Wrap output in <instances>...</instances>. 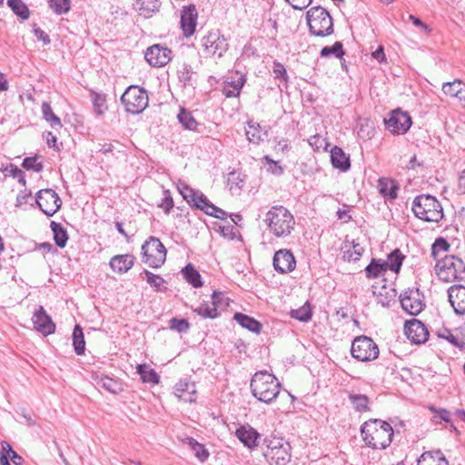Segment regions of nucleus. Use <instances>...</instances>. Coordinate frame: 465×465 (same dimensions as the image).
Masks as SVG:
<instances>
[{"mask_svg": "<svg viewBox=\"0 0 465 465\" xmlns=\"http://www.w3.org/2000/svg\"><path fill=\"white\" fill-rule=\"evenodd\" d=\"M134 263V257L131 254L114 255L110 260V267L117 273L127 272Z\"/></svg>", "mask_w": 465, "mask_h": 465, "instance_id": "nucleus-22", "label": "nucleus"}, {"mask_svg": "<svg viewBox=\"0 0 465 465\" xmlns=\"http://www.w3.org/2000/svg\"><path fill=\"white\" fill-rule=\"evenodd\" d=\"M179 122L188 130H196L198 123L192 114L185 109H182L178 114Z\"/></svg>", "mask_w": 465, "mask_h": 465, "instance_id": "nucleus-47", "label": "nucleus"}, {"mask_svg": "<svg viewBox=\"0 0 465 465\" xmlns=\"http://www.w3.org/2000/svg\"><path fill=\"white\" fill-rule=\"evenodd\" d=\"M379 193L385 198L394 200L397 198L399 187L388 178H380L378 181Z\"/></svg>", "mask_w": 465, "mask_h": 465, "instance_id": "nucleus-28", "label": "nucleus"}, {"mask_svg": "<svg viewBox=\"0 0 465 465\" xmlns=\"http://www.w3.org/2000/svg\"><path fill=\"white\" fill-rule=\"evenodd\" d=\"M34 34L35 37L42 41L45 45L50 44L49 36L39 27L34 26Z\"/></svg>", "mask_w": 465, "mask_h": 465, "instance_id": "nucleus-63", "label": "nucleus"}, {"mask_svg": "<svg viewBox=\"0 0 465 465\" xmlns=\"http://www.w3.org/2000/svg\"><path fill=\"white\" fill-rule=\"evenodd\" d=\"M161 2L159 0H136L134 4L135 9L140 15L150 17L153 13L159 10Z\"/></svg>", "mask_w": 465, "mask_h": 465, "instance_id": "nucleus-27", "label": "nucleus"}, {"mask_svg": "<svg viewBox=\"0 0 465 465\" xmlns=\"http://www.w3.org/2000/svg\"><path fill=\"white\" fill-rule=\"evenodd\" d=\"M292 8L303 10L307 8L312 0H285Z\"/></svg>", "mask_w": 465, "mask_h": 465, "instance_id": "nucleus-60", "label": "nucleus"}, {"mask_svg": "<svg viewBox=\"0 0 465 465\" xmlns=\"http://www.w3.org/2000/svg\"><path fill=\"white\" fill-rule=\"evenodd\" d=\"M42 114L43 118L50 124L54 129H59L62 127V122L58 116H56L49 103L44 102L42 104Z\"/></svg>", "mask_w": 465, "mask_h": 465, "instance_id": "nucleus-35", "label": "nucleus"}, {"mask_svg": "<svg viewBox=\"0 0 465 465\" xmlns=\"http://www.w3.org/2000/svg\"><path fill=\"white\" fill-rule=\"evenodd\" d=\"M438 337L448 341L450 344L463 349L465 348V338L460 337L459 333L453 332L450 329L441 328L437 331Z\"/></svg>", "mask_w": 465, "mask_h": 465, "instance_id": "nucleus-32", "label": "nucleus"}, {"mask_svg": "<svg viewBox=\"0 0 465 465\" xmlns=\"http://www.w3.org/2000/svg\"><path fill=\"white\" fill-rule=\"evenodd\" d=\"M193 312L203 318L214 319L218 316L217 308L213 307L211 304L204 302L193 309Z\"/></svg>", "mask_w": 465, "mask_h": 465, "instance_id": "nucleus-48", "label": "nucleus"}, {"mask_svg": "<svg viewBox=\"0 0 465 465\" xmlns=\"http://www.w3.org/2000/svg\"><path fill=\"white\" fill-rule=\"evenodd\" d=\"M331 162L333 167L343 172L351 167L350 157L338 146H334L331 151Z\"/></svg>", "mask_w": 465, "mask_h": 465, "instance_id": "nucleus-24", "label": "nucleus"}, {"mask_svg": "<svg viewBox=\"0 0 465 465\" xmlns=\"http://www.w3.org/2000/svg\"><path fill=\"white\" fill-rule=\"evenodd\" d=\"M320 54L322 57H328L332 54L336 58H341L344 55L342 43L335 42L331 46H324Z\"/></svg>", "mask_w": 465, "mask_h": 465, "instance_id": "nucleus-46", "label": "nucleus"}, {"mask_svg": "<svg viewBox=\"0 0 465 465\" xmlns=\"http://www.w3.org/2000/svg\"><path fill=\"white\" fill-rule=\"evenodd\" d=\"M449 242L443 238H439L434 242L432 245L431 254L434 256L435 259H437L439 251L446 252L449 250Z\"/></svg>", "mask_w": 465, "mask_h": 465, "instance_id": "nucleus-57", "label": "nucleus"}, {"mask_svg": "<svg viewBox=\"0 0 465 465\" xmlns=\"http://www.w3.org/2000/svg\"><path fill=\"white\" fill-rule=\"evenodd\" d=\"M273 267L281 273L292 272L296 266V261L290 250L281 249L275 252L273 256Z\"/></svg>", "mask_w": 465, "mask_h": 465, "instance_id": "nucleus-18", "label": "nucleus"}, {"mask_svg": "<svg viewBox=\"0 0 465 465\" xmlns=\"http://www.w3.org/2000/svg\"><path fill=\"white\" fill-rule=\"evenodd\" d=\"M246 81L245 75L241 74L237 79L228 82L223 89V94L226 97H237Z\"/></svg>", "mask_w": 465, "mask_h": 465, "instance_id": "nucleus-31", "label": "nucleus"}, {"mask_svg": "<svg viewBox=\"0 0 465 465\" xmlns=\"http://www.w3.org/2000/svg\"><path fill=\"white\" fill-rule=\"evenodd\" d=\"M291 316L293 319L299 320L301 322H308L312 318V312L309 306L303 305L302 307L292 310L291 312Z\"/></svg>", "mask_w": 465, "mask_h": 465, "instance_id": "nucleus-52", "label": "nucleus"}, {"mask_svg": "<svg viewBox=\"0 0 465 465\" xmlns=\"http://www.w3.org/2000/svg\"><path fill=\"white\" fill-rule=\"evenodd\" d=\"M435 271L439 279L446 282L465 280V263L454 255H445L439 259Z\"/></svg>", "mask_w": 465, "mask_h": 465, "instance_id": "nucleus-6", "label": "nucleus"}, {"mask_svg": "<svg viewBox=\"0 0 465 465\" xmlns=\"http://www.w3.org/2000/svg\"><path fill=\"white\" fill-rule=\"evenodd\" d=\"M31 192L26 190L21 191L16 197V206L20 207L27 203V200L31 197Z\"/></svg>", "mask_w": 465, "mask_h": 465, "instance_id": "nucleus-62", "label": "nucleus"}, {"mask_svg": "<svg viewBox=\"0 0 465 465\" xmlns=\"http://www.w3.org/2000/svg\"><path fill=\"white\" fill-rule=\"evenodd\" d=\"M411 210L418 219L428 223H439L444 216L441 203L430 194L416 196Z\"/></svg>", "mask_w": 465, "mask_h": 465, "instance_id": "nucleus-4", "label": "nucleus"}, {"mask_svg": "<svg viewBox=\"0 0 465 465\" xmlns=\"http://www.w3.org/2000/svg\"><path fill=\"white\" fill-rule=\"evenodd\" d=\"M310 145L313 147L315 150L324 149L326 150L328 146V143L325 138L322 136L316 134L312 135L308 140Z\"/></svg>", "mask_w": 465, "mask_h": 465, "instance_id": "nucleus-56", "label": "nucleus"}, {"mask_svg": "<svg viewBox=\"0 0 465 465\" xmlns=\"http://www.w3.org/2000/svg\"><path fill=\"white\" fill-rule=\"evenodd\" d=\"M182 272L186 281L194 288H199L203 285L200 273L194 269V267L191 263H188L182 270Z\"/></svg>", "mask_w": 465, "mask_h": 465, "instance_id": "nucleus-38", "label": "nucleus"}, {"mask_svg": "<svg viewBox=\"0 0 465 465\" xmlns=\"http://www.w3.org/2000/svg\"><path fill=\"white\" fill-rule=\"evenodd\" d=\"M349 400L356 411L362 412L370 411L369 398L366 395L350 393Z\"/></svg>", "mask_w": 465, "mask_h": 465, "instance_id": "nucleus-37", "label": "nucleus"}, {"mask_svg": "<svg viewBox=\"0 0 465 465\" xmlns=\"http://www.w3.org/2000/svg\"><path fill=\"white\" fill-rule=\"evenodd\" d=\"M96 385L106 390L113 394H118L124 391L123 383L108 376H100L95 378Z\"/></svg>", "mask_w": 465, "mask_h": 465, "instance_id": "nucleus-25", "label": "nucleus"}, {"mask_svg": "<svg viewBox=\"0 0 465 465\" xmlns=\"http://www.w3.org/2000/svg\"><path fill=\"white\" fill-rule=\"evenodd\" d=\"M174 395L185 402H195L197 391L194 382L187 379L181 380L174 386Z\"/></svg>", "mask_w": 465, "mask_h": 465, "instance_id": "nucleus-21", "label": "nucleus"}, {"mask_svg": "<svg viewBox=\"0 0 465 465\" xmlns=\"http://www.w3.org/2000/svg\"><path fill=\"white\" fill-rule=\"evenodd\" d=\"M246 137L250 143H259L262 140L260 132L252 124H249V130L246 131Z\"/></svg>", "mask_w": 465, "mask_h": 465, "instance_id": "nucleus-59", "label": "nucleus"}, {"mask_svg": "<svg viewBox=\"0 0 465 465\" xmlns=\"http://www.w3.org/2000/svg\"><path fill=\"white\" fill-rule=\"evenodd\" d=\"M417 465H449V462L440 450L434 453L426 451L417 460Z\"/></svg>", "mask_w": 465, "mask_h": 465, "instance_id": "nucleus-26", "label": "nucleus"}, {"mask_svg": "<svg viewBox=\"0 0 465 465\" xmlns=\"http://www.w3.org/2000/svg\"><path fill=\"white\" fill-rule=\"evenodd\" d=\"M143 273L145 274L146 282L150 284L151 287L159 290L160 286L164 282L163 278H162L160 275L153 274L148 270H144Z\"/></svg>", "mask_w": 465, "mask_h": 465, "instance_id": "nucleus-55", "label": "nucleus"}, {"mask_svg": "<svg viewBox=\"0 0 465 465\" xmlns=\"http://www.w3.org/2000/svg\"><path fill=\"white\" fill-rule=\"evenodd\" d=\"M121 101L128 113L138 114L148 106L149 98L143 88L131 85L123 94Z\"/></svg>", "mask_w": 465, "mask_h": 465, "instance_id": "nucleus-7", "label": "nucleus"}, {"mask_svg": "<svg viewBox=\"0 0 465 465\" xmlns=\"http://www.w3.org/2000/svg\"><path fill=\"white\" fill-rule=\"evenodd\" d=\"M177 189L179 193L182 194L183 198L192 206L193 203H195L199 191H195L189 185L184 183H179L177 184Z\"/></svg>", "mask_w": 465, "mask_h": 465, "instance_id": "nucleus-42", "label": "nucleus"}, {"mask_svg": "<svg viewBox=\"0 0 465 465\" xmlns=\"http://www.w3.org/2000/svg\"><path fill=\"white\" fill-rule=\"evenodd\" d=\"M235 434L240 441L250 449L258 445L260 434L251 426H241Z\"/></svg>", "mask_w": 465, "mask_h": 465, "instance_id": "nucleus-23", "label": "nucleus"}, {"mask_svg": "<svg viewBox=\"0 0 465 465\" xmlns=\"http://www.w3.org/2000/svg\"><path fill=\"white\" fill-rule=\"evenodd\" d=\"M448 298L458 315L465 314V286L455 284L448 289Z\"/></svg>", "mask_w": 465, "mask_h": 465, "instance_id": "nucleus-20", "label": "nucleus"}, {"mask_svg": "<svg viewBox=\"0 0 465 465\" xmlns=\"http://www.w3.org/2000/svg\"><path fill=\"white\" fill-rule=\"evenodd\" d=\"M39 209L47 216H53L61 207L62 201L55 191L43 189L38 191L35 200Z\"/></svg>", "mask_w": 465, "mask_h": 465, "instance_id": "nucleus-12", "label": "nucleus"}, {"mask_svg": "<svg viewBox=\"0 0 465 465\" xmlns=\"http://www.w3.org/2000/svg\"><path fill=\"white\" fill-rule=\"evenodd\" d=\"M250 388L257 400L270 404L279 395L281 383L273 374L266 371H260L253 374Z\"/></svg>", "mask_w": 465, "mask_h": 465, "instance_id": "nucleus-3", "label": "nucleus"}, {"mask_svg": "<svg viewBox=\"0 0 465 465\" xmlns=\"http://www.w3.org/2000/svg\"><path fill=\"white\" fill-rule=\"evenodd\" d=\"M198 13L194 5L184 6L181 11V28L185 37L193 35L197 25Z\"/></svg>", "mask_w": 465, "mask_h": 465, "instance_id": "nucleus-19", "label": "nucleus"}, {"mask_svg": "<svg viewBox=\"0 0 465 465\" xmlns=\"http://www.w3.org/2000/svg\"><path fill=\"white\" fill-rule=\"evenodd\" d=\"M71 0H50L49 6L56 14H65L70 10Z\"/></svg>", "mask_w": 465, "mask_h": 465, "instance_id": "nucleus-51", "label": "nucleus"}, {"mask_svg": "<svg viewBox=\"0 0 465 465\" xmlns=\"http://www.w3.org/2000/svg\"><path fill=\"white\" fill-rule=\"evenodd\" d=\"M7 5L13 12L23 20L29 17V9L22 0H8Z\"/></svg>", "mask_w": 465, "mask_h": 465, "instance_id": "nucleus-44", "label": "nucleus"}, {"mask_svg": "<svg viewBox=\"0 0 465 465\" xmlns=\"http://www.w3.org/2000/svg\"><path fill=\"white\" fill-rule=\"evenodd\" d=\"M186 443L190 446L191 450L194 452L195 457L202 462L205 461L209 457L207 449L199 443L193 438H186Z\"/></svg>", "mask_w": 465, "mask_h": 465, "instance_id": "nucleus-41", "label": "nucleus"}, {"mask_svg": "<svg viewBox=\"0 0 465 465\" xmlns=\"http://www.w3.org/2000/svg\"><path fill=\"white\" fill-rule=\"evenodd\" d=\"M38 156L25 157L22 163V166L26 170H32L39 173L43 170V163L38 162Z\"/></svg>", "mask_w": 465, "mask_h": 465, "instance_id": "nucleus-53", "label": "nucleus"}, {"mask_svg": "<svg viewBox=\"0 0 465 465\" xmlns=\"http://www.w3.org/2000/svg\"><path fill=\"white\" fill-rule=\"evenodd\" d=\"M404 255L401 252V251L399 249L394 250L388 255V262H386L388 263V268H390L392 272H399L401 267Z\"/></svg>", "mask_w": 465, "mask_h": 465, "instance_id": "nucleus-45", "label": "nucleus"}, {"mask_svg": "<svg viewBox=\"0 0 465 465\" xmlns=\"http://www.w3.org/2000/svg\"><path fill=\"white\" fill-rule=\"evenodd\" d=\"M442 91L445 94L465 99V84L461 80L456 79L453 82L445 83L442 85Z\"/></svg>", "mask_w": 465, "mask_h": 465, "instance_id": "nucleus-30", "label": "nucleus"}, {"mask_svg": "<svg viewBox=\"0 0 465 465\" xmlns=\"http://www.w3.org/2000/svg\"><path fill=\"white\" fill-rule=\"evenodd\" d=\"M233 319L243 328L258 334L261 332V330H262V324L256 321L255 319L246 315V314H243V313H241V312H236L234 315H233Z\"/></svg>", "mask_w": 465, "mask_h": 465, "instance_id": "nucleus-29", "label": "nucleus"}, {"mask_svg": "<svg viewBox=\"0 0 465 465\" xmlns=\"http://www.w3.org/2000/svg\"><path fill=\"white\" fill-rule=\"evenodd\" d=\"M143 262L152 268L161 267L166 260V249L158 238L150 237L143 245Z\"/></svg>", "mask_w": 465, "mask_h": 465, "instance_id": "nucleus-9", "label": "nucleus"}, {"mask_svg": "<svg viewBox=\"0 0 465 465\" xmlns=\"http://www.w3.org/2000/svg\"><path fill=\"white\" fill-rule=\"evenodd\" d=\"M411 124V118L409 114L401 109L393 110L389 119L385 120L386 128L390 132L397 134L407 133Z\"/></svg>", "mask_w": 465, "mask_h": 465, "instance_id": "nucleus-14", "label": "nucleus"}, {"mask_svg": "<svg viewBox=\"0 0 465 465\" xmlns=\"http://www.w3.org/2000/svg\"><path fill=\"white\" fill-rule=\"evenodd\" d=\"M32 322L35 329L45 336L50 335L55 331V324L43 306H38L37 310L34 312Z\"/></svg>", "mask_w": 465, "mask_h": 465, "instance_id": "nucleus-17", "label": "nucleus"}, {"mask_svg": "<svg viewBox=\"0 0 465 465\" xmlns=\"http://www.w3.org/2000/svg\"><path fill=\"white\" fill-rule=\"evenodd\" d=\"M310 33L318 37H325L333 33V20L330 13L318 5L310 8L306 13Z\"/></svg>", "mask_w": 465, "mask_h": 465, "instance_id": "nucleus-5", "label": "nucleus"}, {"mask_svg": "<svg viewBox=\"0 0 465 465\" xmlns=\"http://www.w3.org/2000/svg\"><path fill=\"white\" fill-rule=\"evenodd\" d=\"M90 97L95 114L99 116L103 115L107 110L105 94L92 91Z\"/></svg>", "mask_w": 465, "mask_h": 465, "instance_id": "nucleus-40", "label": "nucleus"}, {"mask_svg": "<svg viewBox=\"0 0 465 465\" xmlns=\"http://www.w3.org/2000/svg\"><path fill=\"white\" fill-rule=\"evenodd\" d=\"M264 457L270 465H287L291 460V446L282 439L269 440Z\"/></svg>", "mask_w": 465, "mask_h": 465, "instance_id": "nucleus-8", "label": "nucleus"}, {"mask_svg": "<svg viewBox=\"0 0 465 465\" xmlns=\"http://www.w3.org/2000/svg\"><path fill=\"white\" fill-rule=\"evenodd\" d=\"M363 252L364 248L360 243L352 242V244L344 251L343 258L348 262H356L360 260Z\"/></svg>", "mask_w": 465, "mask_h": 465, "instance_id": "nucleus-43", "label": "nucleus"}, {"mask_svg": "<svg viewBox=\"0 0 465 465\" xmlns=\"http://www.w3.org/2000/svg\"><path fill=\"white\" fill-rule=\"evenodd\" d=\"M73 345L77 355H82L85 350L84 332L80 325H75L73 331Z\"/></svg>", "mask_w": 465, "mask_h": 465, "instance_id": "nucleus-39", "label": "nucleus"}, {"mask_svg": "<svg viewBox=\"0 0 465 465\" xmlns=\"http://www.w3.org/2000/svg\"><path fill=\"white\" fill-rule=\"evenodd\" d=\"M2 171L5 176H12L13 178H16L22 185H25V173L16 165L9 163Z\"/></svg>", "mask_w": 465, "mask_h": 465, "instance_id": "nucleus-49", "label": "nucleus"}, {"mask_svg": "<svg viewBox=\"0 0 465 465\" xmlns=\"http://www.w3.org/2000/svg\"><path fill=\"white\" fill-rule=\"evenodd\" d=\"M179 80L184 85H193V71L191 66L185 65L182 71L179 72Z\"/></svg>", "mask_w": 465, "mask_h": 465, "instance_id": "nucleus-58", "label": "nucleus"}, {"mask_svg": "<svg viewBox=\"0 0 465 465\" xmlns=\"http://www.w3.org/2000/svg\"><path fill=\"white\" fill-rule=\"evenodd\" d=\"M388 269L386 262L372 259L370 264L365 268V273L368 278H377L382 276Z\"/></svg>", "mask_w": 465, "mask_h": 465, "instance_id": "nucleus-33", "label": "nucleus"}, {"mask_svg": "<svg viewBox=\"0 0 465 465\" xmlns=\"http://www.w3.org/2000/svg\"><path fill=\"white\" fill-rule=\"evenodd\" d=\"M192 206H193V207H195L197 209L202 210L206 214H209V213H211L212 210H215L214 209V204H213L207 199V197L203 193H201V192L198 194L195 203H193V204Z\"/></svg>", "mask_w": 465, "mask_h": 465, "instance_id": "nucleus-50", "label": "nucleus"}, {"mask_svg": "<svg viewBox=\"0 0 465 465\" xmlns=\"http://www.w3.org/2000/svg\"><path fill=\"white\" fill-rule=\"evenodd\" d=\"M422 295L419 289H407L400 295V302L404 311L411 315H417L424 307Z\"/></svg>", "mask_w": 465, "mask_h": 465, "instance_id": "nucleus-13", "label": "nucleus"}, {"mask_svg": "<svg viewBox=\"0 0 465 465\" xmlns=\"http://www.w3.org/2000/svg\"><path fill=\"white\" fill-rule=\"evenodd\" d=\"M404 330L407 338L415 344L423 343L428 340L427 327L419 320L406 322Z\"/></svg>", "mask_w": 465, "mask_h": 465, "instance_id": "nucleus-16", "label": "nucleus"}, {"mask_svg": "<svg viewBox=\"0 0 465 465\" xmlns=\"http://www.w3.org/2000/svg\"><path fill=\"white\" fill-rule=\"evenodd\" d=\"M264 223L269 232L277 239L290 237L296 224L292 213L282 205L271 207L265 214Z\"/></svg>", "mask_w": 465, "mask_h": 465, "instance_id": "nucleus-1", "label": "nucleus"}, {"mask_svg": "<svg viewBox=\"0 0 465 465\" xmlns=\"http://www.w3.org/2000/svg\"><path fill=\"white\" fill-rule=\"evenodd\" d=\"M50 227L54 233V241L55 244L60 248L65 247L68 241V234L64 226L61 223L53 221L51 222Z\"/></svg>", "mask_w": 465, "mask_h": 465, "instance_id": "nucleus-34", "label": "nucleus"}, {"mask_svg": "<svg viewBox=\"0 0 465 465\" xmlns=\"http://www.w3.org/2000/svg\"><path fill=\"white\" fill-rule=\"evenodd\" d=\"M165 194L166 195L163 199L160 207L163 208L166 213H169L171 209L173 207V202L168 191L165 192Z\"/></svg>", "mask_w": 465, "mask_h": 465, "instance_id": "nucleus-61", "label": "nucleus"}, {"mask_svg": "<svg viewBox=\"0 0 465 465\" xmlns=\"http://www.w3.org/2000/svg\"><path fill=\"white\" fill-rule=\"evenodd\" d=\"M172 51L161 45H153L147 48L144 58L154 67H162L167 64L171 60Z\"/></svg>", "mask_w": 465, "mask_h": 465, "instance_id": "nucleus-15", "label": "nucleus"}, {"mask_svg": "<svg viewBox=\"0 0 465 465\" xmlns=\"http://www.w3.org/2000/svg\"><path fill=\"white\" fill-rule=\"evenodd\" d=\"M190 328L189 322L185 319L173 318L170 321V329L180 333L186 332Z\"/></svg>", "mask_w": 465, "mask_h": 465, "instance_id": "nucleus-54", "label": "nucleus"}, {"mask_svg": "<svg viewBox=\"0 0 465 465\" xmlns=\"http://www.w3.org/2000/svg\"><path fill=\"white\" fill-rule=\"evenodd\" d=\"M136 369L143 382L159 383L160 377L153 369L145 364H139Z\"/></svg>", "mask_w": 465, "mask_h": 465, "instance_id": "nucleus-36", "label": "nucleus"}, {"mask_svg": "<svg viewBox=\"0 0 465 465\" xmlns=\"http://www.w3.org/2000/svg\"><path fill=\"white\" fill-rule=\"evenodd\" d=\"M202 46L207 55L222 57L228 50L226 38L219 31L210 32L201 40Z\"/></svg>", "mask_w": 465, "mask_h": 465, "instance_id": "nucleus-11", "label": "nucleus"}, {"mask_svg": "<svg viewBox=\"0 0 465 465\" xmlns=\"http://www.w3.org/2000/svg\"><path fill=\"white\" fill-rule=\"evenodd\" d=\"M351 356L361 361H370L378 358L377 344L367 336L356 337L351 347Z\"/></svg>", "mask_w": 465, "mask_h": 465, "instance_id": "nucleus-10", "label": "nucleus"}, {"mask_svg": "<svg viewBox=\"0 0 465 465\" xmlns=\"http://www.w3.org/2000/svg\"><path fill=\"white\" fill-rule=\"evenodd\" d=\"M361 432L365 444L375 450H384L392 441V427L381 420L374 419L365 421Z\"/></svg>", "mask_w": 465, "mask_h": 465, "instance_id": "nucleus-2", "label": "nucleus"}, {"mask_svg": "<svg viewBox=\"0 0 465 465\" xmlns=\"http://www.w3.org/2000/svg\"><path fill=\"white\" fill-rule=\"evenodd\" d=\"M214 209L215 210H212L211 213H209L208 215L215 217V218H218V219H221V220L226 219L227 213L225 211L222 210L221 208H219V207H217L215 205H214Z\"/></svg>", "mask_w": 465, "mask_h": 465, "instance_id": "nucleus-64", "label": "nucleus"}]
</instances>
